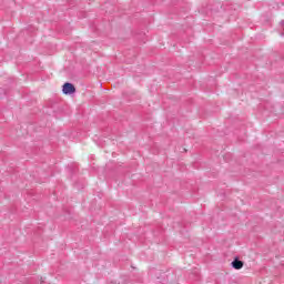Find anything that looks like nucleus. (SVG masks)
Listing matches in <instances>:
<instances>
[{
    "label": "nucleus",
    "mask_w": 284,
    "mask_h": 284,
    "mask_svg": "<svg viewBox=\"0 0 284 284\" xmlns=\"http://www.w3.org/2000/svg\"><path fill=\"white\" fill-rule=\"evenodd\" d=\"M62 92L63 94H74V92H77V88H74V84L70 82H65L62 85Z\"/></svg>",
    "instance_id": "nucleus-1"
},
{
    "label": "nucleus",
    "mask_w": 284,
    "mask_h": 284,
    "mask_svg": "<svg viewBox=\"0 0 284 284\" xmlns=\"http://www.w3.org/2000/svg\"><path fill=\"white\" fill-rule=\"evenodd\" d=\"M233 270H243V261L239 260V257H235L234 261L231 263Z\"/></svg>",
    "instance_id": "nucleus-2"
}]
</instances>
